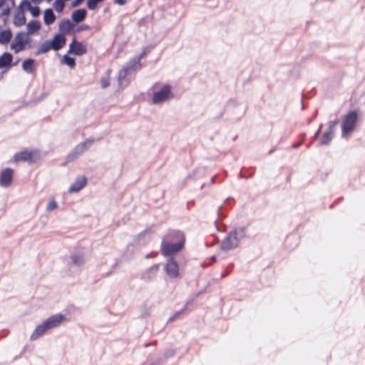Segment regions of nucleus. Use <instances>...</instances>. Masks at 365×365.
Wrapping results in <instances>:
<instances>
[{"instance_id": "cd10ccee", "label": "nucleus", "mask_w": 365, "mask_h": 365, "mask_svg": "<svg viewBox=\"0 0 365 365\" xmlns=\"http://www.w3.org/2000/svg\"><path fill=\"white\" fill-rule=\"evenodd\" d=\"M51 49H53L52 43L51 41H46L38 48L37 54L45 53Z\"/></svg>"}, {"instance_id": "423d86ee", "label": "nucleus", "mask_w": 365, "mask_h": 365, "mask_svg": "<svg viewBox=\"0 0 365 365\" xmlns=\"http://www.w3.org/2000/svg\"><path fill=\"white\" fill-rule=\"evenodd\" d=\"M30 43V37L25 32H19L16 34L11 44V49L18 53L26 48Z\"/></svg>"}, {"instance_id": "7ed1b4c3", "label": "nucleus", "mask_w": 365, "mask_h": 365, "mask_svg": "<svg viewBox=\"0 0 365 365\" xmlns=\"http://www.w3.org/2000/svg\"><path fill=\"white\" fill-rule=\"evenodd\" d=\"M175 97L173 87L165 83H158L152 87L151 103L160 106Z\"/></svg>"}, {"instance_id": "dca6fc26", "label": "nucleus", "mask_w": 365, "mask_h": 365, "mask_svg": "<svg viewBox=\"0 0 365 365\" xmlns=\"http://www.w3.org/2000/svg\"><path fill=\"white\" fill-rule=\"evenodd\" d=\"M51 42L52 43L53 49L58 51L65 45L66 38L63 34H57L51 40Z\"/></svg>"}, {"instance_id": "5701e85b", "label": "nucleus", "mask_w": 365, "mask_h": 365, "mask_svg": "<svg viewBox=\"0 0 365 365\" xmlns=\"http://www.w3.org/2000/svg\"><path fill=\"white\" fill-rule=\"evenodd\" d=\"M130 72L133 73V72H135L140 69L141 63H140V57L132 59L125 67Z\"/></svg>"}, {"instance_id": "58836bf2", "label": "nucleus", "mask_w": 365, "mask_h": 365, "mask_svg": "<svg viewBox=\"0 0 365 365\" xmlns=\"http://www.w3.org/2000/svg\"><path fill=\"white\" fill-rule=\"evenodd\" d=\"M321 128L322 126L319 128V129L317 130V132L315 134V137L319 135V133H320V130H321Z\"/></svg>"}, {"instance_id": "c9c22d12", "label": "nucleus", "mask_w": 365, "mask_h": 365, "mask_svg": "<svg viewBox=\"0 0 365 365\" xmlns=\"http://www.w3.org/2000/svg\"><path fill=\"white\" fill-rule=\"evenodd\" d=\"M85 0H73L71 6L73 8L80 6Z\"/></svg>"}, {"instance_id": "a211bd4d", "label": "nucleus", "mask_w": 365, "mask_h": 365, "mask_svg": "<svg viewBox=\"0 0 365 365\" xmlns=\"http://www.w3.org/2000/svg\"><path fill=\"white\" fill-rule=\"evenodd\" d=\"M36 62L34 59L27 58L22 63V69L27 73H32L36 68Z\"/></svg>"}, {"instance_id": "4468645a", "label": "nucleus", "mask_w": 365, "mask_h": 365, "mask_svg": "<svg viewBox=\"0 0 365 365\" xmlns=\"http://www.w3.org/2000/svg\"><path fill=\"white\" fill-rule=\"evenodd\" d=\"M13 56L11 53L5 52L0 56V68L8 69L11 66Z\"/></svg>"}, {"instance_id": "c756f323", "label": "nucleus", "mask_w": 365, "mask_h": 365, "mask_svg": "<svg viewBox=\"0 0 365 365\" xmlns=\"http://www.w3.org/2000/svg\"><path fill=\"white\" fill-rule=\"evenodd\" d=\"M58 207V203L54 198H50L48 201L46 207L47 212H51L56 210Z\"/></svg>"}, {"instance_id": "aec40b11", "label": "nucleus", "mask_w": 365, "mask_h": 365, "mask_svg": "<svg viewBox=\"0 0 365 365\" xmlns=\"http://www.w3.org/2000/svg\"><path fill=\"white\" fill-rule=\"evenodd\" d=\"M26 23V17L24 12L22 9L18 10L14 16L13 24L15 26L19 27L24 25Z\"/></svg>"}, {"instance_id": "ea45409f", "label": "nucleus", "mask_w": 365, "mask_h": 365, "mask_svg": "<svg viewBox=\"0 0 365 365\" xmlns=\"http://www.w3.org/2000/svg\"><path fill=\"white\" fill-rule=\"evenodd\" d=\"M31 1H32L33 2H34V3L38 4V3H39L41 0H31Z\"/></svg>"}, {"instance_id": "39448f33", "label": "nucleus", "mask_w": 365, "mask_h": 365, "mask_svg": "<svg viewBox=\"0 0 365 365\" xmlns=\"http://www.w3.org/2000/svg\"><path fill=\"white\" fill-rule=\"evenodd\" d=\"M357 120V114L354 111L349 112L344 118L341 125V137L347 138L353 132Z\"/></svg>"}, {"instance_id": "0eeeda50", "label": "nucleus", "mask_w": 365, "mask_h": 365, "mask_svg": "<svg viewBox=\"0 0 365 365\" xmlns=\"http://www.w3.org/2000/svg\"><path fill=\"white\" fill-rule=\"evenodd\" d=\"M93 143V139H87L83 142H81L72 150L68 155V158L73 160L88 150Z\"/></svg>"}, {"instance_id": "2f4dec72", "label": "nucleus", "mask_w": 365, "mask_h": 365, "mask_svg": "<svg viewBox=\"0 0 365 365\" xmlns=\"http://www.w3.org/2000/svg\"><path fill=\"white\" fill-rule=\"evenodd\" d=\"M63 62L71 68H73L76 64L75 59L68 56H63Z\"/></svg>"}, {"instance_id": "f704fd0d", "label": "nucleus", "mask_w": 365, "mask_h": 365, "mask_svg": "<svg viewBox=\"0 0 365 365\" xmlns=\"http://www.w3.org/2000/svg\"><path fill=\"white\" fill-rule=\"evenodd\" d=\"M190 302H187L185 305V307L183 309H182L179 312H177L175 313V314L170 317L169 319V322H173L174 321L180 314H181L185 310V309L187 308V305L189 304Z\"/></svg>"}, {"instance_id": "f257e3e1", "label": "nucleus", "mask_w": 365, "mask_h": 365, "mask_svg": "<svg viewBox=\"0 0 365 365\" xmlns=\"http://www.w3.org/2000/svg\"><path fill=\"white\" fill-rule=\"evenodd\" d=\"M66 321V317L62 314H56L48 317L36 327L30 336V340H37L48 333L50 330L59 327Z\"/></svg>"}, {"instance_id": "473e14b6", "label": "nucleus", "mask_w": 365, "mask_h": 365, "mask_svg": "<svg viewBox=\"0 0 365 365\" xmlns=\"http://www.w3.org/2000/svg\"><path fill=\"white\" fill-rule=\"evenodd\" d=\"M29 10L30 11V13L31 14V15L34 16V17H36L39 15L40 14V10H39V8L38 6H33L31 5H29Z\"/></svg>"}, {"instance_id": "f8f14e48", "label": "nucleus", "mask_w": 365, "mask_h": 365, "mask_svg": "<svg viewBox=\"0 0 365 365\" xmlns=\"http://www.w3.org/2000/svg\"><path fill=\"white\" fill-rule=\"evenodd\" d=\"M85 262V257L81 252H73L68 258V263L71 266L81 267Z\"/></svg>"}, {"instance_id": "6ab92c4d", "label": "nucleus", "mask_w": 365, "mask_h": 365, "mask_svg": "<svg viewBox=\"0 0 365 365\" xmlns=\"http://www.w3.org/2000/svg\"><path fill=\"white\" fill-rule=\"evenodd\" d=\"M14 0H0V7H4L1 15L7 18L10 9L14 6Z\"/></svg>"}, {"instance_id": "f03ea898", "label": "nucleus", "mask_w": 365, "mask_h": 365, "mask_svg": "<svg viewBox=\"0 0 365 365\" xmlns=\"http://www.w3.org/2000/svg\"><path fill=\"white\" fill-rule=\"evenodd\" d=\"M185 237L181 232L173 231L162 242L161 251L164 256H170L178 252L184 246Z\"/></svg>"}, {"instance_id": "20e7f679", "label": "nucleus", "mask_w": 365, "mask_h": 365, "mask_svg": "<svg viewBox=\"0 0 365 365\" xmlns=\"http://www.w3.org/2000/svg\"><path fill=\"white\" fill-rule=\"evenodd\" d=\"M245 237L244 228H237L229 233L221 244V249L227 251L236 248L240 241Z\"/></svg>"}, {"instance_id": "a19ab883", "label": "nucleus", "mask_w": 365, "mask_h": 365, "mask_svg": "<svg viewBox=\"0 0 365 365\" xmlns=\"http://www.w3.org/2000/svg\"><path fill=\"white\" fill-rule=\"evenodd\" d=\"M299 145V144H295V145H294L293 146H294V147H297Z\"/></svg>"}, {"instance_id": "7c9ffc66", "label": "nucleus", "mask_w": 365, "mask_h": 365, "mask_svg": "<svg viewBox=\"0 0 365 365\" xmlns=\"http://www.w3.org/2000/svg\"><path fill=\"white\" fill-rule=\"evenodd\" d=\"M103 0H88L87 7L90 10H96L98 4L102 2Z\"/></svg>"}, {"instance_id": "ddd939ff", "label": "nucleus", "mask_w": 365, "mask_h": 365, "mask_svg": "<svg viewBox=\"0 0 365 365\" xmlns=\"http://www.w3.org/2000/svg\"><path fill=\"white\" fill-rule=\"evenodd\" d=\"M68 52L77 56H81L86 52V48L81 43L77 42L74 39L69 46Z\"/></svg>"}, {"instance_id": "bb28decb", "label": "nucleus", "mask_w": 365, "mask_h": 365, "mask_svg": "<svg viewBox=\"0 0 365 365\" xmlns=\"http://www.w3.org/2000/svg\"><path fill=\"white\" fill-rule=\"evenodd\" d=\"M12 38V32L10 29L1 31L0 32V43L7 44Z\"/></svg>"}, {"instance_id": "a878e982", "label": "nucleus", "mask_w": 365, "mask_h": 365, "mask_svg": "<svg viewBox=\"0 0 365 365\" xmlns=\"http://www.w3.org/2000/svg\"><path fill=\"white\" fill-rule=\"evenodd\" d=\"M32 158V153L29 151H23L16 153L14 160L16 161H30Z\"/></svg>"}, {"instance_id": "4c0bfd02", "label": "nucleus", "mask_w": 365, "mask_h": 365, "mask_svg": "<svg viewBox=\"0 0 365 365\" xmlns=\"http://www.w3.org/2000/svg\"><path fill=\"white\" fill-rule=\"evenodd\" d=\"M86 29H88V26H86V25H84V26H81V30Z\"/></svg>"}, {"instance_id": "b1692460", "label": "nucleus", "mask_w": 365, "mask_h": 365, "mask_svg": "<svg viewBox=\"0 0 365 365\" xmlns=\"http://www.w3.org/2000/svg\"><path fill=\"white\" fill-rule=\"evenodd\" d=\"M41 28V23L38 21H31L26 25L27 32L26 34L30 35L33 34L34 32L38 31Z\"/></svg>"}, {"instance_id": "6e6552de", "label": "nucleus", "mask_w": 365, "mask_h": 365, "mask_svg": "<svg viewBox=\"0 0 365 365\" xmlns=\"http://www.w3.org/2000/svg\"><path fill=\"white\" fill-rule=\"evenodd\" d=\"M88 179L84 175H80L76 178L74 182L70 185L68 193L78 192L87 185Z\"/></svg>"}, {"instance_id": "9d476101", "label": "nucleus", "mask_w": 365, "mask_h": 365, "mask_svg": "<svg viewBox=\"0 0 365 365\" xmlns=\"http://www.w3.org/2000/svg\"><path fill=\"white\" fill-rule=\"evenodd\" d=\"M165 270L170 278H175L179 275V266L173 258H170L165 266Z\"/></svg>"}, {"instance_id": "c85d7f7f", "label": "nucleus", "mask_w": 365, "mask_h": 365, "mask_svg": "<svg viewBox=\"0 0 365 365\" xmlns=\"http://www.w3.org/2000/svg\"><path fill=\"white\" fill-rule=\"evenodd\" d=\"M53 6L57 12L61 13L65 7V1L56 0L53 4Z\"/></svg>"}, {"instance_id": "f3484780", "label": "nucleus", "mask_w": 365, "mask_h": 365, "mask_svg": "<svg viewBox=\"0 0 365 365\" xmlns=\"http://www.w3.org/2000/svg\"><path fill=\"white\" fill-rule=\"evenodd\" d=\"M132 73L130 72L126 68L121 69L118 74V83L121 86H125L130 81V76Z\"/></svg>"}, {"instance_id": "9b49d317", "label": "nucleus", "mask_w": 365, "mask_h": 365, "mask_svg": "<svg viewBox=\"0 0 365 365\" xmlns=\"http://www.w3.org/2000/svg\"><path fill=\"white\" fill-rule=\"evenodd\" d=\"M13 170L11 168H6L0 173V186L8 187L11 185L13 178Z\"/></svg>"}, {"instance_id": "e433bc0d", "label": "nucleus", "mask_w": 365, "mask_h": 365, "mask_svg": "<svg viewBox=\"0 0 365 365\" xmlns=\"http://www.w3.org/2000/svg\"><path fill=\"white\" fill-rule=\"evenodd\" d=\"M115 4L123 6L126 3L125 0H114Z\"/></svg>"}, {"instance_id": "412c9836", "label": "nucleus", "mask_w": 365, "mask_h": 365, "mask_svg": "<svg viewBox=\"0 0 365 365\" xmlns=\"http://www.w3.org/2000/svg\"><path fill=\"white\" fill-rule=\"evenodd\" d=\"M74 24L69 19H63L59 24V30L62 34H67L73 29Z\"/></svg>"}, {"instance_id": "72a5a7b5", "label": "nucleus", "mask_w": 365, "mask_h": 365, "mask_svg": "<svg viewBox=\"0 0 365 365\" xmlns=\"http://www.w3.org/2000/svg\"><path fill=\"white\" fill-rule=\"evenodd\" d=\"M110 85V79L109 76L101 78V86L103 88H107Z\"/></svg>"}, {"instance_id": "1a4fd4ad", "label": "nucleus", "mask_w": 365, "mask_h": 365, "mask_svg": "<svg viewBox=\"0 0 365 365\" xmlns=\"http://www.w3.org/2000/svg\"><path fill=\"white\" fill-rule=\"evenodd\" d=\"M338 123L339 121L337 120L329 123L328 130L324 133L320 141L321 145H324L329 144L333 138L334 133Z\"/></svg>"}, {"instance_id": "2eb2a0df", "label": "nucleus", "mask_w": 365, "mask_h": 365, "mask_svg": "<svg viewBox=\"0 0 365 365\" xmlns=\"http://www.w3.org/2000/svg\"><path fill=\"white\" fill-rule=\"evenodd\" d=\"M87 16V11L84 9L75 10L71 14V19L75 24H78L83 21Z\"/></svg>"}, {"instance_id": "393cba45", "label": "nucleus", "mask_w": 365, "mask_h": 365, "mask_svg": "<svg viewBox=\"0 0 365 365\" xmlns=\"http://www.w3.org/2000/svg\"><path fill=\"white\" fill-rule=\"evenodd\" d=\"M56 20V16L52 9H46L43 14L44 24L46 25H51Z\"/></svg>"}, {"instance_id": "4be33fe9", "label": "nucleus", "mask_w": 365, "mask_h": 365, "mask_svg": "<svg viewBox=\"0 0 365 365\" xmlns=\"http://www.w3.org/2000/svg\"><path fill=\"white\" fill-rule=\"evenodd\" d=\"M159 269V264H155L150 267L146 272L142 274V279L144 280H150L153 278Z\"/></svg>"}]
</instances>
